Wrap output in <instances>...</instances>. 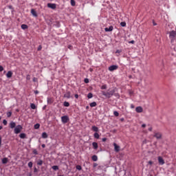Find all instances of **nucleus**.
I'll return each mask as SVG.
<instances>
[{"label":"nucleus","instance_id":"8fccbe9b","mask_svg":"<svg viewBox=\"0 0 176 176\" xmlns=\"http://www.w3.org/2000/svg\"><path fill=\"white\" fill-rule=\"evenodd\" d=\"M68 49H70V50H72V45H68Z\"/></svg>","mask_w":176,"mask_h":176},{"label":"nucleus","instance_id":"e433bc0d","mask_svg":"<svg viewBox=\"0 0 176 176\" xmlns=\"http://www.w3.org/2000/svg\"><path fill=\"white\" fill-rule=\"evenodd\" d=\"M7 116H8V118H10V116H12V112H10V111L8 112Z\"/></svg>","mask_w":176,"mask_h":176},{"label":"nucleus","instance_id":"7c9ffc66","mask_svg":"<svg viewBox=\"0 0 176 176\" xmlns=\"http://www.w3.org/2000/svg\"><path fill=\"white\" fill-rule=\"evenodd\" d=\"M63 105H64V107H69V102H64Z\"/></svg>","mask_w":176,"mask_h":176},{"label":"nucleus","instance_id":"603ef678","mask_svg":"<svg viewBox=\"0 0 176 176\" xmlns=\"http://www.w3.org/2000/svg\"><path fill=\"white\" fill-rule=\"evenodd\" d=\"M135 41H134L133 40V41H129V43L133 44V43H135Z\"/></svg>","mask_w":176,"mask_h":176},{"label":"nucleus","instance_id":"37998d69","mask_svg":"<svg viewBox=\"0 0 176 176\" xmlns=\"http://www.w3.org/2000/svg\"><path fill=\"white\" fill-rule=\"evenodd\" d=\"M84 82L85 83H89V80L87 78H85Z\"/></svg>","mask_w":176,"mask_h":176},{"label":"nucleus","instance_id":"bf43d9fd","mask_svg":"<svg viewBox=\"0 0 176 176\" xmlns=\"http://www.w3.org/2000/svg\"><path fill=\"white\" fill-rule=\"evenodd\" d=\"M120 50H118L116 52V53H120Z\"/></svg>","mask_w":176,"mask_h":176},{"label":"nucleus","instance_id":"a878e982","mask_svg":"<svg viewBox=\"0 0 176 176\" xmlns=\"http://www.w3.org/2000/svg\"><path fill=\"white\" fill-rule=\"evenodd\" d=\"M19 137H20V138L24 139V138H25L26 135H25V133H21L19 135Z\"/></svg>","mask_w":176,"mask_h":176},{"label":"nucleus","instance_id":"1a4fd4ad","mask_svg":"<svg viewBox=\"0 0 176 176\" xmlns=\"http://www.w3.org/2000/svg\"><path fill=\"white\" fill-rule=\"evenodd\" d=\"M135 111L138 113H141L144 111V109L141 106H139L135 108Z\"/></svg>","mask_w":176,"mask_h":176},{"label":"nucleus","instance_id":"69168bd1","mask_svg":"<svg viewBox=\"0 0 176 176\" xmlns=\"http://www.w3.org/2000/svg\"><path fill=\"white\" fill-rule=\"evenodd\" d=\"M30 176H31V174L30 175Z\"/></svg>","mask_w":176,"mask_h":176},{"label":"nucleus","instance_id":"338daca9","mask_svg":"<svg viewBox=\"0 0 176 176\" xmlns=\"http://www.w3.org/2000/svg\"><path fill=\"white\" fill-rule=\"evenodd\" d=\"M59 176H63V175H59Z\"/></svg>","mask_w":176,"mask_h":176},{"label":"nucleus","instance_id":"72a5a7b5","mask_svg":"<svg viewBox=\"0 0 176 176\" xmlns=\"http://www.w3.org/2000/svg\"><path fill=\"white\" fill-rule=\"evenodd\" d=\"M76 168L77 170H82V166L80 165H77Z\"/></svg>","mask_w":176,"mask_h":176},{"label":"nucleus","instance_id":"c756f323","mask_svg":"<svg viewBox=\"0 0 176 176\" xmlns=\"http://www.w3.org/2000/svg\"><path fill=\"white\" fill-rule=\"evenodd\" d=\"M87 98H93V94L89 93L87 95Z\"/></svg>","mask_w":176,"mask_h":176},{"label":"nucleus","instance_id":"09e8293b","mask_svg":"<svg viewBox=\"0 0 176 176\" xmlns=\"http://www.w3.org/2000/svg\"><path fill=\"white\" fill-rule=\"evenodd\" d=\"M98 164L97 163H94V167H97Z\"/></svg>","mask_w":176,"mask_h":176},{"label":"nucleus","instance_id":"c03bdc74","mask_svg":"<svg viewBox=\"0 0 176 176\" xmlns=\"http://www.w3.org/2000/svg\"><path fill=\"white\" fill-rule=\"evenodd\" d=\"M148 164H150L151 166H152V164H153V162L152 161H148Z\"/></svg>","mask_w":176,"mask_h":176},{"label":"nucleus","instance_id":"9b49d317","mask_svg":"<svg viewBox=\"0 0 176 176\" xmlns=\"http://www.w3.org/2000/svg\"><path fill=\"white\" fill-rule=\"evenodd\" d=\"M113 146L116 152H119V151H120V146H118L116 143H113Z\"/></svg>","mask_w":176,"mask_h":176},{"label":"nucleus","instance_id":"4c0bfd02","mask_svg":"<svg viewBox=\"0 0 176 176\" xmlns=\"http://www.w3.org/2000/svg\"><path fill=\"white\" fill-rule=\"evenodd\" d=\"M3 124H4V126H6L8 124V121L6 120H3Z\"/></svg>","mask_w":176,"mask_h":176},{"label":"nucleus","instance_id":"5fc2aeb1","mask_svg":"<svg viewBox=\"0 0 176 176\" xmlns=\"http://www.w3.org/2000/svg\"><path fill=\"white\" fill-rule=\"evenodd\" d=\"M42 50V47L40 45L39 47H38V50L39 51V50Z\"/></svg>","mask_w":176,"mask_h":176},{"label":"nucleus","instance_id":"5701e85b","mask_svg":"<svg viewBox=\"0 0 176 176\" xmlns=\"http://www.w3.org/2000/svg\"><path fill=\"white\" fill-rule=\"evenodd\" d=\"M94 138H96L97 140H98V138H100V135L98 134V133L96 132L94 134Z\"/></svg>","mask_w":176,"mask_h":176},{"label":"nucleus","instance_id":"393cba45","mask_svg":"<svg viewBox=\"0 0 176 176\" xmlns=\"http://www.w3.org/2000/svg\"><path fill=\"white\" fill-rule=\"evenodd\" d=\"M30 108H32V109H36V106L35 105V104L32 103L30 104Z\"/></svg>","mask_w":176,"mask_h":176},{"label":"nucleus","instance_id":"58836bf2","mask_svg":"<svg viewBox=\"0 0 176 176\" xmlns=\"http://www.w3.org/2000/svg\"><path fill=\"white\" fill-rule=\"evenodd\" d=\"M26 79H27V80H30V79H31V76H30V74H28L26 76Z\"/></svg>","mask_w":176,"mask_h":176},{"label":"nucleus","instance_id":"a18cd8bd","mask_svg":"<svg viewBox=\"0 0 176 176\" xmlns=\"http://www.w3.org/2000/svg\"><path fill=\"white\" fill-rule=\"evenodd\" d=\"M74 97H75V98H77V99H78V98H79V95L75 94V95H74Z\"/></svg>","mask_w":176,"mask_h":176},{"label":"nucleus","instance_id":"13d9d810","mask_svg":"<svg viewBox=\"0 0 176 176\" xmlns=\"http://www.w3.org/2000/svg\"><path fill=\"white\" fill-rule=\"evenodd\" d=\"M33 82H36V78H33Z\"/></svg>","mask_w":176,"mask_h":176},{"label":"nucleus","instance_id":"20e7f679","mask_svg":"<svg viewBox=\"0 0 176 176\" xmlns=\"http://www.w3.org/2000/svg\"><path fill=\"white\" fill-rule=\"evenodd\" d=\"M61 121L65 124V123H68V122L69 121V118H68V116H64L61 117Z\"/></svg>","mask_w":176,"mask_h":176},{"label":"nucleus","instance_id":"423d86ee","mask_svg":"<svg viewBox=\"0 0 176 176\" xmlns=\"http://www.w3.org/2000/svg\"><path fill=\"white\" fill-rule=\"evenodd\" d=\"M47 8H50V9H56L57 8V5L56 3H48L47 4Z\"/></svg>","mask_w":176,"mask_h":176},{"label":"nucleus","instance_id":"3c124183","mask_svg":"<svg viewBox=\"0 0 176 176\" xmlns=\"http://www.w3.org/2000/svg\"><path fill=\"white\" fill-rule=\"evenodd\" d=\"M142 127H143V128L146 127V124H142Z\"/></svg>","mask_w":176,"mask_h":176},{"label":"nucleus","instance_id":"f704fd0d","mask_svg":"<svg viewBox=\"0 0 176 176\" xmlns=\"http://www.w3.org/2000/svg\"><path fill=\"white\" fill-rule=\"evenodd\" d=\"M120 25L121 27H126V22H121Z\"/></svg>","mask_w":176,"mask_h":176},{"label":"nucleus","instance_id":"2f4dec72","mask_svg":"<svg viewBox=\"0 0 176 176\" xmlns=\"http://www.w3.org/2000/svg\"><path fill=\"white\" fill-rule=\"evenodd\" d=\"M71 5L72 6H75L76 5L75 0H71Z\"/></svg>","mask_w":176,"mask_h":176},{"label":"nucleus","instance_id":"7ed1b4c3","mask_svg":"<svg viewBox=\"0 0 176 176\" xmlns=\"http://www.w3.org/2000/svg\"><path fill=\"white\" fill-rule=\"evenodd\" d=\"M21 130H23V126H21V125H17L14 129V133L15 134H19V133H21Z\"/></svg>","mask_w":176,"mask_h":176},{"label":"nucleus","instance_id":"9d476101","mask_svg":"<svg viewBox=\"0 0 176 176\" xmlns=\"http://www.w3.org/2000/svg\"><path fill=\"white\" fill-rule=\"evenodd\" d=\"M104 31L106 32H111V31H113V26L111 25L109 28H105Z\"/></svg>","mask_w":176,"mask_h":176},{"label":"nucleus","instance_id":"ddd939ff","mask_svg":"<svg viewBox=\"0 0 176 176\" xmlns=\"http://www.w3.org/2000/svg\"><path fill=\"white\" fill-rule=\"evenodd\" d=\"M31 13H32V16H34V17H38V14L36 13V11H35V10L32 9Z\"/></svg>","mask_w":176,"mask_h":176},{"label":"nucleus","instance_id":"6e6d98bb","mask_svg":"<svg viewBox=\"0 0 176 176\" xmlns=\"http://www.w3.org/2000/svg\"><path fill=\"white\" fill-rule=\"evenodd\" d=\"M153 25H157V24L156 23H155V21H153Z\"/></svg>","mask_w":176,"mask_h":176},{"label":"nucleus","instance_id":"f8f14e48","mask_svg":"<svg viewBox=\"0 0 176 176\" xmlns=\"http://www.w3.org/2000/svg\"><path fill=\"white\" fill-rule=\"evenodd\" d=\"M64 97L65 98H71V92L69 91H66V93L64 94Z\"/></svg>","mask_w":176,"mask_h":176},{"label":"nucleus","instance_id":"aec40b11","mask_svg":"<svg viewBox=\"0 0 176 176\" xmlns=\"http://www.w3.org/2000/svg\"><path fill=\"white\" fill-rule=\"evenodd\" d=\"M89 107H91V108H93L94 107H97V102H93L90 103Z\"/></svg>","mask_w":176,"mask_h":176},{"label":"nucleus","instance_id":"f3484780","mask_svg":"<svg viewBox=\"0 0 176 176\" xmlns=\"http://www.w3.org/2000/svg\"><path fill=\"white\" fill-rule=\"evenodd\" d=\"M91 131H95L96 133L98 132V127L96 126H93L91 127Z\"/></svg>","mask_w":176,"mask_h":176},{"label":"nucleus","instance_id":"de8ad7c7","mask_svg":"<svg viewBox=\"0 0 176 176\" xmlns=\"http://www.w3.org/2000/svg\"><path fill=\"white\" fill-rule=\"evenodd\" d=\"M135 107L134 106V104H131V108L132 109H134V108H135Z\"/></svg>","mask_w":176,"mask_h":176},{"label":"nucleus","instance_id":"412c9836","mask_svg":"<svg viewBox=\"0 0 176 176\" xmlns=\"http://www.w3.org/2000/svg\"><path fill=\"white\" fill-rule=\"evenodd\" d=\"M43 164V161L42 160H38L37 161V166H42Z\"/></svg>","mask_w":176,"mask_h":176},{"label":"nucleus","instance_id":"ea45409f","mask_svg":"<svg viewBox=\"0 0 176 176\" xmlns=\"http://www.w3.org/2000/svg\"><path fill=\"white\" fill-rule=\"evenodd\" d=\"M33 153L34 155H38V151H36V149L33 150Z\"/></svg>","mask_w":176,"mask_h":176},{"label":"nucleus","instance_id":"e2e57ef3","mask_svg":"<svg viewBox=\"0 0 176 176\" xmlns=\"http://www.w3.org/2000/svg\"><path fill=\"white\" fill-rule=\"evenodd\" d=\"M87 109H89V106L87 107Z\"/></svg>","mask_w":176,"mask_h":176},{"label":"nucleus","instance_id":"473e14b6","mask_svg":"<svg viewBox=\"0 0 176 176\" xmlns=\"http://www.w3.org/2000/svg\"><path fill=\"white\" fill-rule=\"evenodd\" d=\"M101 89H102V90H105V89H107V85H102V86L101 87Z\"/></svg>","mask_w":176,"mask_h":176},{"label":"nucleus","instance_id":"dca6fc26","mask_svg":"<svg viewBox=\"0 0 176 176\" xmlns=\"http://www.w3.org/2000/svg\"><path fill=\"white\" fill-rule=\"evenodd\" d=\"M8 162H9V160L8 159V157H4L2 159L3 164H6L8 163Z\"/></svg>","mask_w":176,"mask_h":176},{"label":"nucleus","instance_id":"4d7b16f0","mask_svg":"<svg viewBox=\"0 0 176 176\" xmlns=\"http://www.w3.org/2000/svg\"><path fill=\"white\" fill-rule=\"evenodd\" d=\"M152 129H153L152 127L148 128V131H152Z\"/></svg>","mask_w":176,"mask_h":176},{"label":"nucleus","instance_id":"f257e3e1","mask_svg":"<svg viewBox=\"0 0 176 176\" xmlns=\"http://www.w3.org/2000/svg\"><path fill=\"white\" fill-rule=\"evenodd\" d=\"M115 89H112L111 91L108 90L107 92L105 91H102V96H104L106 98H111L113 94H115Z\"/></svg>","mask_w":176,"mask_h":176},{"label":"nucleus","instance_id":"c85d7f7f","mask_svg":"<svg viewBox=\"0 0 176 176\" xmlns=\"http://www.w3.org/2000/svg\"><path fill=\"white\" fill-rule=\"evenodd\" d=\"M28 166L30 168H32V166H33V163L32 162H30L28 164Z\"/></svg>","mask_w":176,"mask_h":176},{"label":"nucleus","instance_id":"2eb2a0df","mask_svg":"<svg viewBox=\"0 0 176 176\" xmlns=\"http://www.w3.org/2000/svg\"><path fill=\"white\" fill-rule=\"evenodd\" d=\"M92 146H93L94 149H98V144L96 142H94L92 143Z\"/></svg>","mask_w":176,"mask_h":176},{"label":"nucleus","instance_id":"0eeeda50","mask_svg":"<svg viewBox=\"0 0 176 176\" xmlns=\"http://www.w3.org/2000/svg\"><path fill=\"white\" fill-rule=\"evenodd\" d=\"M154 137L157 138V140H162V133L160 132L155 133Z\"/></svg>","mask_w":176,"mask_h":176},{"label":"nucleus","instance_id":"f03ea898","mask_svg":"<svg viewBox=\"0 0 176 176\" xmlns=\"http://www.w3.org/2000/svg\"><path fill=\"white\" fill-rule=\"evenodd\" d=\"M175 36H176L175 31L172 30L169 32V38H170L171 42H174V41H175Z\"/></svg>","mask_w":176,"mask_h":176},{"label":"nucleus","instance_id":"6ab92c4d","mask_svg":"<svg viewBox=\"0 0 176 176\" xmlns=\"http://www.w3.org/2000/svg\"><path fill=\"white\" fill-rule=\"evenodd\" d=\"M91 159H92L93 162H97V160H98V157H97V155H94L91 157Z\"/></svg>","mask_w":176,"mask_h":176},{"label":"nucleus","instance_id":"680f3d73","mask_svg":"<svg viewBox=\"0 0 176 176\" xmlns=\"http://www.w3.org/2000/svg\"><path fill=\"white\" fill-rule=\"evenodd\" d=\"M2 129H3V126H0V130H2Z\"/></svg>","mask_w":176,"mask_h":176},{"label":"nucleus","instance_id":"cd10ccee","mask_svg":"<svg viewBox=\"0 0 176 176\" xmlns=\"http://www.w3.org/2000/svg\"><path fill=\"white\" fill-rule=\"evenodd\" d=\"M52 168L54 169V171H57V170H58V166H53Z\"/></svg>","mask_w":176,"mask_h":176},{"label":"nucleus","instance_id":"bb28decb","mask_svg":"<svg viewBox=\"0 0 176 176\" xmlns=\"http://www.w3.org/2000/svg\"><path fill=\"white\" fill-rule=\"evenodd\" d=\"M39 127H41V124H34L35 130H38V129H39Z\"/></svg>","mask_w":176,"mask_h":176},{"label":"nucleus","instance_id":"864d4df0","mask_svg":"<svg viewBox=\"0 0 176 176\" xmlns=\"http://www.w3.org/2000/svg\"><path fill=\"white\" fill-rule=\"evenodd\" d=\"M41 146H42V148H45V147H46V145H45V144H43L41 145Z\"/></svg>","mask_w":176,"mask_h":176},{"label":"nucleus","instance_id":"79ce46f5","mask_svg":"<svg viewBox=\"0 0 176 176\" xmlns=\"http://www.w3.org/2000/svg\"><path fill=\"white\" fill-rule=\"evenodd\" d=\"M34 173H38V168H36V167H34Z\"/></svg>","mask_w":176,"mask_h":176},{"label":"nucleus","instance_id":"a211bd4d","mask_svg":"<svg viewBox=\"0 0 176 176\" xmlns=\"http://www.w3.org/2000/svg\"><path fill=\"white\" fill-rule=\"evenodd\" d=\"M12 75H13V73L12 72V71H9L8 72L6 76L7 78H11Z\"/></svg>","mask_w":176,"mask_h":176},{"label":"nucleus","instance_id":"b1692460","mask_svg":"<svg viewBox=\"0 0 176 176\" xmlns=\"http://www.w3.org/2000/svg\"><path fill=\"white\" fill-rule=\"evenodd\" d=\"M21 27L22 30H27V28H28V25H27L25 24L21 25Z\"/></svg>","mask_w":176,"mask_h":176},{"label":"nucleus","instance_id":"49530a36","mask_svg":"<svg viewBox=\"0 0 176 176\" xmlns=\"http://www.w3.org/2000/svg\"><path fill=\"white\" fill-rule=\"evenodd\" d=\"M102 142H105V141H107V138H102Z\"/></svg>","mask_w":176,"mask_h":176},{"label":"nucleus","instance_id":"052dcab7","mask_svg":"<svg viewBox=\"0 0 176 176\" xmlns=\"http://www.w3.org/2000/svg\"><path fill=\"white\" fill-rule=\"evenodd\" d=\"M34 93H35V94H38L39 93V91H35Z\"/></svg>","mask_w":176,"mask_h":176},{"label":"nucleus","instance_id":"4468645a","mask_svg":"<svg viewBox=\"0 0 176 176\" xmlns=\"http://www.w3.org/2000/svg\"><path fill=\"white\" fill-rule=\"evenodd\" d=\"M10 129H15V127H16V122L12 121L10 123Z\"/></svg>","mask_w":176,"mask_h":176},{"label":"nucleus","instance_id":"0e129e2a","mask_svg":"<svg viewBox=\"0 0 176 176\" xmlns=\"http://www.w3.org/2000/svg\"><path fill=\"white\" fill-rule=\"evenodd\" d=\"M1 116H0V120H1Z\"/></svg>","mask_w":176,"mask_h":176},{"label":"nucleus","instance_id":"6e6552de","mask_svg":"<svg viewBox=\"0 0 176 176\" xmlns=\"http://www.w3.org/2000/svg\"><path fill=\"white\" fill-rule=\"evenodd\" d=\"M158 163L161 166H163V164H164L165 162H164V160H163V157L160 156L158 157Z\"/></svg>","mask_w":176,"mask_h":176},{"label":"nucleus","instance_id":"c9c22d12","mask_svg":"<svg viewBox=\"0 0 176 176\" xmlns=\"http://www.w3.org/2000/svg\"><path fill=\"white\" fill-rule=\"evenodd\" d=\"M113 115H114V116H119V112H118V111H114V112H113Z\"/></svg>","mask_w":176,"mask_h":176},{"label":"nucleus","instance_id":"4be33fe9","mask_svg":"<svg viewBox=\"0 0 176 176\" xmlns=\"http://www.w3.org/2000/svg\"><path fill=\"white\" fill-rule=\"evenodd\" d=\"M48 135H47V133L46 132H43L42 133V138H44V139H46L47 138Z\"/></svg>","mask_w":176,"mask_h":176},{"label":"nucleus","instance_id":"39448f33","mask_svg":"<svg viewBox=\"0 0 176 176\" xmlns=\"http://www.w3.org/2000/svg\"><path fill=\"white\" fill-rule=\"evenodd\" d=\"M118 68H119V67L116 65H113L110 67H109V71H110L111 72H113V71H116V69H118Z\"/></svg>","mask_w":176,"mask_h":176},{"label":"nucleus","instance_id":"a19ab883","mask_svg":"<svg viewBox=\"0 0 176 176\" xmlns=\"http://www.w3.org/2000/svg\"><path fill=\"white\" fill-rule=\"evenodd\" d=\"M2 71H3V67L0 65V72H2Z\"/></svg>","mask_w":176,"mask_h":176}]
</instances>
